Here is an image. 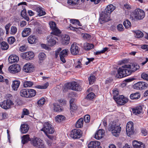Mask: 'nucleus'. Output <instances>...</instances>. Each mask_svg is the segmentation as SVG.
Masks as SVG:
<instances>
[{"instance_id":"1","label":"nucleus","mask_w":148,"mask_h":148,"mask_svg":"<svg viewBox=\"0 0 148 148\" xmlns=\"http://www.w3.org/2000/svg\"><path fill=\"white\" fill-rule=\"evenodd\" d=\"M112 75H115V77L117 78H121L130 75V64L124 65L120 67L117 71H113L111 73Z\"/></svg>"},{"instance_id":"2","label":"nucleus","mask_w":148,"mask_h":148,"mask_svg":"<svg viewBox=\"0 0 148 148\" xmlns=\"http://www.w3.org/2000/svg\"><path fill=\"white\" fill-rule=\"evenodd\" d=\"M145 16V13L143 10L137 8L131 13L130 18L132 21H137L143 19Z\"/></svg>"},{"instance_id":"3","label":"nucleus","mask_w":148,"mask_h":148,"mask_svg":"<svg viewBox=\"0 0 148 148\" xmlns=\"http://www.w3.org/2000/svg\"><path fill=\"white\" fill-rule=\"evenodd\" d=\"M65 91L67 90H73L80 91L81 90L80 86L75 82H73L66 84L64 86Z\"/></svg>"},{"instance_id":"4","label":"nucleus","mask_w":148,"mask_h":148,"mask_svg":"<svg viewBox=\"0 0 148 148\" xmlns=\"http://www.w3.org/2000/svg\"><path fill=\"white\" fill-rule=\"evenodd\" d=\"M108 129L109 131L112 132L113 135L117 136L120 133L121 130V128L119 125H117L114 123H112L109 125Z\"/></svg>"},{"instance_id":"5","label":"nucleus","mask_w":148,"mask_h":148,"mask_svg":"<svg viewBox=\"0 0 148 148\" xmlns=\"http://www.w3.org/2000/svg\"><path fill=\"white\" fill-rule=\"evenodd\" d=\"M111 20L110 16L109 13H106L103 11L100 14L99 21L101 24H103Z\"/></svg>"},{"instance_id":"6","label":"nucleus","mask_w":148,"mask_h":148,"mask_svg":"<svg viewBox=\"0 0 148 148\" xmlns=\"http://www.w3.org/2000/svg\"><path fill=\"white\" fill-rule=\"evenodd\" d=\"M31 144L34 147L38 148H45V145L44 141L40 138L37 137L33 138L31 141Z\"/></svg>"},{"instance_id":"7","label":"nucleus","mask_w":148,"mask_h":148,"mask_svg":"<svg viewBox=\"0 0 148 148\" xmlns=\"http://www.w3.org/2000/svg\"><path fill=\"white\" fill-rule=\"evenodd\" d=\"M40 130L44 132L45 134H52L54 132V129L52 127V125L48 122L44 123L43 127Z\"/></svg>"},{"instance_id":"8","label":"nucleus","mask_w":148,"mask_h":148,"mask_svg":"<svg viewBox=\"0 0 148 148\" xmlns=\"http://www.w3.org/2000/svg\"><path fill=\"white\" fill-rule=\"evenodd\" d=\"M148 86L147 83L143 82H139L134 84L133 88L136 90H142L145 89Z\"/></svg>"},{"instance_id":"9","label":"nucleus","mask_w":148,"mask_h":148,"mask_svg":"<svg viewBox=\"0 0 148 148\" xmlns=\"http://www.w3.org/2000/svg\"><path fill=\"white\" fill-rule=\"evenodd\" d=\"M14 104L13 102L10 99L4 100L3 102L0 103L1 107L7 110L10 108L11 106Z\"/></svg>"},{"instance_id":"10","label":"nucleus","mask_w":148,"mask_h":148,"mask_svg":"<svg viewBox=\"0 0 148 148\" xmlns=\"http://www.w3.org/2000/svg\"><path fill=\"white\" fill-rule=\"evenodd\" d=\"M47 44L49 46L52 47L55 45L56 42V40H58L57 38L55 36L50 35L47 37Z\"/></svg>"},{"instance_id":"11","label":"nucleus","mask_w":148,"mask_h":148,"mask_svg":"<svg viewBox=\"0 0 148 148\" xmlns=\"http://www.w3.org/2000/svg\"><path fill=\"white\" fill-rule=\"evenodd\" d=\"M82 132L80 129H75L71 132L70 136L74 139L80 138L82 136Z\"/></svg>"},{"instance_id":"12","label":"nucleus","mask_w":148,"mask_h":148,"mask_svg":"<svg viewBox=\"0 0 148 148\" xmlns=\"http://www.w3.org/2000/svg\"><path fill=\"white\" fill-rule=\"evenodd\" d=\"M117 104L120 105H122L125 104L128 101V99L124 97L123 95H119L117 99L115 100Z\"/></svg>"},{"instance_id":"13","label":"nucleus","mask_w":148,"mask_h":148,"mask_svg":"<svg viewBox=\"0 0 148 148\" xmlns=\"http://www.w3.org/2000/svg\"><path fill=\"white\" fill-rule=\"evenodd\" d=\"M21 57L27 60H31L34 56V54L32 51H29L23 53L21 54Z\"/></svg>"},{"instance_id":"14","label":"nucleus","mask_w":148,"mask_h":148,"mask_svg":"<svg viewBox=\"0 0 148 148\" xmlns=\"http://www.w3.org/2000/svg\"><path fill=\"white\" fill-rule=\"evenodd\" d=\"M70 50L71 53L72 54L76 55L78 54L80 49L77 44L74 43L71 45Z\"/></svg>"},{"instance_id":"15","label":"nucleus","mask_w":148,"mask_h":148,"mask_svg":"<svg viewBox=\"0 0 148 148\" xmlns=\"http://www.w3.org/2000/svg\"><path fill=\"white\" fill-rule=\"evenodd\" d=\"M132 112L136 115H138L143 114L144 111L141 106H136L134 108H132Z\"/></svg>"},{"instance_id":"16","label":"nucleus","mask_w":148,"mask_h":148,"mask_svg":"<svg viewBox=\"0 0 148 148\" xmlns=\"http://www.w3.org/2000/svg\"><path fill=\"white\" fill-rule=\"evenodd\" d=\"M12 73H16L20 72L21 70V68L18 64H16L11 65L8 68Z\"/></svg>"},{"instance_id":"17","label":"nucleus","mask_w":148,"mask_h":148,"mask_svg":"<svg viewBox=\"0 0 148 148\" xmlns=\"http://www.w3.org/2000/svg\"><path fill=\"white\" fill-rule=\"evenodd\" d=\"M23 70L25 72L31 73L33 72L34 69L33 66L29 63L26 64L24 66Z\"/></svg>"},{"instance_id":"18","label":"nucleus","mask_w":148,"mask_h":148,"mask_svg":"<svg viewBox=\"0 0 148 148\" xmlns=\"http://www.w3.org/2000/svg\"><path fill=\"white\" fill-rule=\"evenodd\" d=\"M132 144L134 148H144V144L142 142L134 140L132 142Z\"/></svg>"},{"instance_id":"19","label":"nucleus","mask_w":148,"mask_h":148,"mask_svg":"<svg viewBox=\"0 0 148 148\" xmlns=\"http://www.w3.org/2000/svg\"><path fill=\"white\" fill-rule=\"evenodd\" d=\"M27 40L28 43L31 44H36L38 41L36 36L34 35H32L29 36Z\"/></svg>"},{"instance_id":"20","label":"nucleus","mask_w":148,"mask_h":148,"mask_svg":"<svg viewBox=\"0 0 148 148\" xmlns=\"http://www.w3.org/2000/svg\"><path fill=\"white\" fill-rule=\"evenodd\" d=\"M19 60L18 57L15 55H12L9 56L8 58V61L9 63H12L17 62Z\"/></svg>"},{"instance_id":"21","label":"nucleus","mask_w":148,"mask_h":148,"mask_svg":"<svg viewBox=\"0 0 148 148\" xmlns=\"http://www.w3.org/2000/svg\"><path fill=\"white\" fill-rule=\"evenodd\" d=\"M115 7L113 5L110 4L108 5L103 11L106 13H108L110 15L111 12L115 9Z\"/></svg>"},{"instance_id":"22","label":"nucleus","mask_w":148,"mask_h":148,"mask_svg":"<svg viewBox=\"0 0 148 148\" xmlns=\"http://www.w3.org/2000/svg\"><path fill=\"white\" fill-rule=\"evenodd\" d=\"M31 29L30 28H25L22 32V37H24L28 36L31 34Z\"/></svg>"},{"instance_id":"23","label":"nucleus","mask_w":148,"mask_h":148,"mask_svg":"<svg viewBox=\"0 0 148 148\" xmlns=\"http://www.w3.org/2000/svg\"><path fill=\"white\" fill-rule=\"evenodd\" d=\"M100 143L98 141H92L88 145V148H95L100 145Z\"/></svg>"},{"instance_id":"24","label":"nucleus","mask_w":148,"mask_h":148,"mask_svg":"<svg viewBox=\"0 0 148 148\" xmlns=\"http://www.w3.org/2000/svg\"><path fill=\"white\" fill-rule=\"evenodd\" d=\"M140 66L137 63H133L130 64V71L131 73L134 72L139 69Z\"/></svg>"},{"instance_id":"25","label":"nucleus","mask_w":148,"mask_h":148,"mask_svg":"<svg viewBox=\"0 0 148 148\" xmlns=\"http://www.w3.org/2000/svg\"><path fill=\"white\" fill-rule=\"evenodd\" d=\"M20 81L18 80H15L12 82V87L13 90H17L20 84Z\"/></svg>"},{"instance_id":"26","label":"nucleus","mask_w":148,"mask_h":148,"mask_svg":"<svg viewBox=\"0 0 148 148\" xmlns=\"http://www.w3.org/2000/svg\"><path fill=\"white\" fill-rule=\"evenodd\" d=\"M29 127L28 125L26 124H22L21 126V131L22 134L26 133L28 131Z\"/></svg>"},{"instance_id":"27","label":"nucleus","mask_w":148,"mask_h":148,"mask_svg":"<svg viewBox=\"0 0 148 148\" xmlns=\"http://www.w3.org/2000/svg\"><path fill=\"white\" fill-rule=\"evenodd\" d=\"M28 89L26 88L23 89L20 91V95L21 96L25 98H28Z\"/></svg>"},{"instance_id":"28","label":"nucleus","mask_w":148,"mask_h":148,"mask_svg":"<svg viewBox=\"0 0 148 148\" xmlns=\"http://www.w3.org/2000/svg\"><path fill=\"white\" fill-rule=\"evenodd\" d=\"M52 30V32L51 33L50 35H54L53 36H58L61 33V31L58 28L56 27Z\"/></svg>"},{"instance_id":"29","label":"nucleus","mask_w":148,"mask_h":148,"mask_svg":"<svg viewBox=\"0 0 148 148\" xmlns=\"http://www.w3.org/2000/svg\"><path fill=\"white\" fill-rule=\"evenodd\" d=\"M70 40V36L67 35H65L64 39H63L62 42V43L64 45H67L69 44Z\"/></svg>"},{"instance_id":"30","label":"nucleus","mask_w":148,"mask_h":148,"mask_svg":"<svg viewBox=\"0 0 148 148\" xmlns=\"http://www.w3.org/2000/svg\"><path fill=\"white\" fill-rule=\"evenodd\" d=\"M103 134L102 130L100 129L96 132L95 138L97 139H99L103 137Z\"/></svg>"},{"instance_id":"31","label":"nucleus","mask_w":148,"mask_h":148,"mask_svg":"<svg viewBox=\"0 0 148 148\" xmlns=\"http://www.w3.org/2000/svg\"><path fill=\"white\" fill-rule=\"evenodd\" d=\"M36 94V91L35 90L32 89H28V98H31L35 96Z\"/></svg>"},{"instance_id":"32","label":"nucleus","mask_w":148,"mask_h":148,"mask_svg":"<svg viewBox=\"0 0 148 148\" xmlns=\"http://www.w3.org/2000/svg\"><path fill=\"white\" fill-rule=\"evenodd\" d=\"M83 119L82 118H80L76 122L75 124V127L77 128H81L83 127Z\"/></svg>"},{"instance_id":"33","label":"nucleus","mask_w":148,"mask_h":148,"mask_svg":"<svg viewBox=\"0 0 148 148\" xmlns=\"http://www.w3.org/2000/svg\"><path fill=\"white\" fill-rule=\"evenodd\" d=\"M30 140V138L28 134L23 135L22 137V143L23 144L27 143Z\"/></svg>"},{"instance_id":"34","label":"nucleus","mask_w":148,"mask_h":148,"mask_svg":"<svg viewBox=\"0 0 148 148\" xmlns=\"http://www.w3.org/2000/svg\"><path fill=\"white\" fill-rule=\"evenodd\" d=\"M55 120L57 122H60L65 120V117L62 115H59L55 117Z\"/></svg>"},{"instance_id":"35","label":"nucleus","mask_w":148,"mask_h":148,"mask_svg":"<svg viewBox=\"0 0 148 148\" xmlns=\"http://www.w3.org/2000/svg\"><path fill=\"white\" fill-rule=\"evenodd\" d=\"M79 0H68V4L70 5L74 6L77 5L79 2Z\"/></svg>"},{"instance_id":"36","label":"nucleus","mask_w":148,"mask_h":148,"mask_svg":"<svg viewBox=\"0 0 148 148\" xmlns=\"http://www.w3.org/2000/svg\"><path fill=\"white\" fill-rule=\"evenodd\" d=\"M36 11L38 12V15L39 16H43L46 14V12L42 10L41 7H38L36 8Z\"/></svg>"},{"instance_id":"37","label":"nucleus","mask_w":148,"mask_h":148,"mask_svg":"<svg viewBox=\"0 0 148 148\" xmlns=\"http://www.w3.org/2000/svg\"><path fill=\"white\" fill-rule=\"evenodd\" d=\"M140 97V94L136 92L134 94H132L130 95V98L132 99H137L139 98Z\"/></svg>"},{"instance_id":"38","label":"nucleus","mask_w":148,"mask_h":148,"mask_svg":"<svg viewBox=\"0 0 148 148\" xmlns=\"http://www.w3.org/2000/svg\"><path fill=\"white\" fill-rule=\"evenodd\" d=\"M53 110L56 112H60L62 111V110L60 105L57 103H53Z\"/></svg>"},{"instance_id":"39","label":"nucleus","mask_w":148,"mask_h":148,"mask_svg":"<svg viewBox=\"0 0 148 148\" xmlns=\"http://www.w3.org/2000/svg\"><path fill=\"white\" fill-rule=\"evenodd\" d=\"M1 49L3 50H6L9 48V45L6 42H2L1 44Z\"/></svg>"},{"instance_id":"40","label":"nucleus","mask_w":148,"mask_h":148,"mask_svg":"<svg viewBox=\"0 0 148 148\" xmlns=\"http://www.w3.org/2000/svg\"><path fill=\"white\" fill-rule=\"evenodd\" d=\"M94 47V46L93 45L88 43L85 44L84 46V49L86 50H89L93 48Z\"/></svg>"},{"instance_id":"41","label":"nucleus","mask_w":148,"mask_h":148,"mask_svg":"<svg viewBox=\"0 0 148 148\" xmlns=\"http://www.w3.org/2000/svg\"><path fill=\"white\" fill-rule=\"evenodd\" d=\"M34 84L33 82L30 81H25L24 83L23 86L25 88L27 87H31Z\"/></svg>"},{"instance_id":"42","label":"nucleus","mask_w":148,"mask_h":148,"mask_svg":"<svg viewBox=\"0 0 148 148\" xmlns=\"http://www.w3.org/2000/svg\"><path fill=\"white\" fill-rule=\"evenodd\" d=\"M134 35L136 38H142L143 36V33L139 30L135 31Z\"/></svg>"},{"instance_id":"43","label":"nucleus","mask_w":148,"mask_h":148,"mask_svg":"<svg viewBox=\"0 0 148 148\" xmlns=\"http://www.w3.org/2000/svg\"><path fill=\"white\" fill-rule=\"evenodd\" d=\"M119 92L118 89H116L114 90H113V98L114 100L117 99L120 95H119Z\"/></svg>"},{"instance_id":"44","label":"nucleus","mask_w":148,"mask_h":148,"mask_svg":"<svg viewBox=\"0 0 148 148\" xmlns=\"http://www.w3.org/2000/svg\"><path fill=\"white\" fill-rule=\"evenodd\" d=\"M68 49H65L62 50L60 53V56L65 57L68 55Z\"/></svg>"},{"instance_id":"45","label":"nucleus","mask_w":148,"mask_h":148,"mask_svg":"<svg viewBox=\"0 0 148 148\" xmlns=\"http://www.w3.org/2000/svg\"><path fill=\"white\" fill-rule=\"evenodd\" d=\"M46 57V55L44 53H40L38 56V58L40 61H43L45 59Z\"/></svg>"},{"instance_id":"46","label":"nucleus","mask_w":148,"mask_h":148,"mask_svg":"<svg viewBox=\"0 0 148 148\" xmlns=\"http://www.w3.org/2000/svg\"><path fill=\"white\" fill-rule=\"evenodd\" d=\"M89 81V84L90 85L93 84L95 79V77L94 75L90 76L88 78Z\"/></svg>"},{"instance_id":"47","label":"nucleus","mask_w":148,"mask_h":148,"mask_svg":"<svg viewBox=\"0 0 148 148\" xmlns=\"http://www.w3.org/2000/svg\"><path fill=\"white\" fill-rule=\"evenodd\" d=\"M130 125H131V127L130 128V135H133L135 134V131L134 129V123L132 121H130Z\"/></svg>"},{"instance_id":"48","label":"nucleus","mask_w":148,"mask_h":148,"mask_svg":"<svg viewBox=\"0 0 148 148\" xmlns=\"http://www.w3.org/2000/svg\"><path fill=\"white\" fill-rule=\"evenodd\" d=\"M45 101V99L42 97L37 101V104L39 106H42L44 104Z\"/></svg>"},{"instance_id":"49","label":"nucleus","mask_w":148,"mask_h":148,"mask_svg":"<svg viewBox=\"0 0 148 148\" xmlns=\"http://www.w3.org/2000/svg\"><path fill=\"white\" fill-rule=\"evenodd\" d=\"M17 28L15 26H12L11 28V34L14 35L17 32Z\"/></svg>"},{"instance_id":"50","label":"nucleus","mask_w":148,"mask_h":148,"mask_svg":"<svg viewBox=\"0 0 148 148\" xmlns=\"http://www.w3.org/2000/svg\"><path fill=\"white\" fill-rule=\"evenodd\" d=\"M15 38L14 37H10L8 39V41L10 44H12L15 41Z\"/></svg>"},{"instance_id":"51","label":"nucleus","mask_w":148,"mask_h":148,"mask_svg":"<svg viewBox=\"0 0 148 148\" xmlns=\"http://www.w3.org/2000/svg\"><path fill=\"white\" fill-rule=\"evenodd\" d=\"M95 94L93 92H90L89 94H88L86 97V98L90 100L93 99L94 96Z\"/></svg>"},{"instance_id":"52","label":"nucleus","mask_w":148,"mask_h":148,"mask_svg":"<svg viewBox=\"0 0 148 148\" xmlns=\"http://www.w3.org/2000/svg\"><path fill=\"white\" fill-rule=\"evenodd\" d=\"M141 77L143 79L148 81V74L145 72L142 73L141 75Z\"/></svg>"},{"instance_id":"53","label":"nucleus","mask_w":148,"mask_h":148,"mask_svg":"<svg viewBox=\"0 0 148 148\" xmlns=\"http://www.w3.org/2000/svg\"><path fill=\"white\" fill-rule=\"evenodd\" d=\"M49 25L51 30L56 27V24L53 21H51L49 22Z\"/></svg>"},{"instance_id":"54","label":"nucleus","mask_w":148,"mask_h":148,"mask_svg":"<svg viewBox=\"0 0 148 148\" xmlns=\"http://www.w3.org/2000/svg\"><path fill=\"white\" fill-rule=\"evenodd\" d=\"M123 25L126 29H128L130 27V21L128 20H126L123 23Z\"/></svg>"},{"instance_id":"55","label":"nucleus","mask_w":148,"mask_h":148,"mask_svg":"<svg viewBox=\"0 0 148 148\" xmlns=\"http://www.w3.org/2000/svg\"><path fill=\"white\" fill-rule=\"evenodd\" d=\"M126 133L128 136H130V121L127 122L126 126Z\"/></svg>"},{"instance_id":"56","label":"nucleus","mask_w":148,"mask_h":148,"mask_svg":"<svg viewBox=\"0 0 148 148\" xmlns=\"http://www.w3.org/2000/svg\"><path fill=\"white\" fill-rule=\"evenodd\" d=\"M84 119L85 123H89L90 121V116L88 114L84 116Z\"/></svg>"},{"instance_id":"57","label":"nucleus","mask_w":148,"mask_h":148,"mask_svg":"<svg viewBox=\"0 0 148 148\" xmlns=\"http://www.w3.org/2000/svg\"><path fill=\"white\" fill-rule=\"evenodd\" d=\"M117 29L119 32H122L124 30L123 26L121 24H119L117 27Z\"/></svg>"},{"instance_id":"58","label":"nucleus","mask_w":148,"mask_h":148,"mask_svg":"<svg viewBox=\"0 0 148 148\" xmlns=\"http://www.w3.org/2000/svg\"><path fill=\"white\" fill-rule=\"evenodd\" d=\"M70 106L71 111H72L73 112L74 111L76 110L77 109V106L75 104L70 105Z\"/></svg>"},{"instance_id":"59","label":"nucleus","mask_w":148,"mask_h":148,"mask_svg":"<svg viewBox=\"0 0 148 148\" xmlns=\"http://www.w3.org/2000/svg\"><path fill=\"white\" fill-rule=\"evenodd\" d=\"M26 47L25 45L20 47L19 48L20 51L21 52H23L26 50Z\"/></svg>"},{"instance_id":"60","label":"nucleus","mask_w":148,"mask_h":148,"mask_svg":"<svg viewBox=\"0 0 148 148\" xmlns=\"http://www.w3.org/2000/svg\"><path fill=\"white\" fill-rule=\"evenodd\" d=\"M141 133L144 136H146L147 134V132L146 129L143 128L141 129Z\"/></svg>"},{"instance_id":"61","label":"nucleus","mask_w":148,"mask_h":148,"mask_svg":"<svg viewBox=\"0 0 148 148\" xmlns=\"http://www.w3.org/2000/svg\"><path fill=\"white\" fill-rule=\"evenodd\" d=\"M22 113L23 115H28L29 114V112L28 110L25 108L23 109Z\"/></svg>"},{"instance_id":"62","label":"nucleus","mask_w":148,"mask_h":148,"mask_svg":"<svg viewBox=\"0 0 148 148\" xmlns=\"http://www.w3.org/2000/svg\"><path fill=\"white\" fill-rule=\"evenodd\" d=\"M26 15L27 13L26 10L25 9H24L21 12V15L22 17H23Z\"/></svg>"},{"instance_id":"63","label":"nucleus","mask_w":148,"mask_h":148,"mask_svg":"<svg viewBox=\"0 0 148 148\" xmlns=\"http://www.w3.org/2000/svg\"><path fill=\"white\" fill-rule=\"evenodd\" d=\"M78 21V20L77 19H71L70 20L71 23L75 25L77 24Z\"/></svg>"},{"instance_id":"64","label":"nucleus","mask_w":148,"mask_h":148,"mask_svg":"<svg viewBox=\"0 0 148 148\" xmlns=\"http://www.w3.org/2000/svg\"><path fill=\"white\" fill-rule=\"evenodd\" d=\"M41 46L42 48L46 50H49V47L47 46V45L45 44H42L41 45Z\"/></svg>"}]
</instances>
